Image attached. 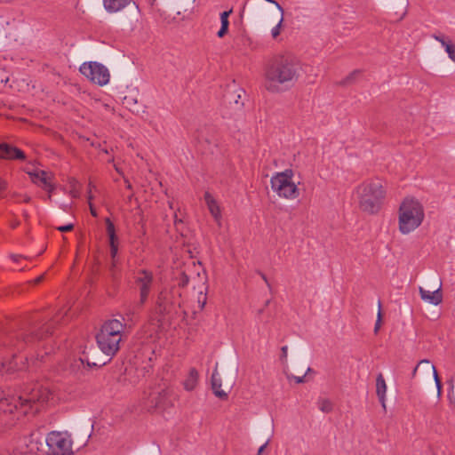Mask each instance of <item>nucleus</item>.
<instances>
[{"label":"nucleus","mask_w":455,"mask_h":455,"mask_svg":"<svg viewBox=\"0 0 455 455\" xmlns=\"http://www.w3.org/2000/svg\"><path fill=\"white\" fill-rule=\"evenodd\" d=\"M296 59L289 52L274 55L267 63L264 75V88L272 93L287 90L298 78Z\"/></svg>","instance_id":"obj_1"},{"label":"nucleus","mask_w":455,"mask_h":455,"mask_svg":"<svg viewBox=\"0 0 455 455\" xmlns=\"http://www.w3.org/2000/svg\"><path fill=\"white\" fill-rule=\"evenodd\" d=\"M386 196L387 191L381 180H366L353 189L352 200L362 212L375 215L381 211Z\"/></svg>","instance_id":"obj_2"},{"label":"nucleus","mask_w":455,"mask_h":455,"mask_svg":"<svg viewBox=\"0 0 455 455\" xmlns=\"http://www.w3.org/2000/svg\"><path fill=\"white\" fill-rule=\"evenodd\" d=\"M425 209L422 202L412 196H405L397 209V228L402 235L417 230L424 222Z\"/></svg>","instance_id":"obj_3"},{"label":"nucleus","mask_w":455,"mask_h":455,"mask_svg":"<svg viewBox=\"0 0 455 455\" xmlns=\"http://www.w3.org/2000/svg\"><path fill=\"white\" fill-rule=\"evenodd\" d=\"M272 192L279 199L293 201L301 194V179L293 168L274 172L269 180Z\"/></svg>","instance_id":"obj_4"},{"label":"nucleus","mask_w":455,"mask_h":455,"mask_svg":"<svg viewBox=\"0 0 455 455\" xmlns=\"http://www.w3.org/2000/svg\"><path fill=\"white\" fill-rule=\"evenodd\" d=\"M125 324L118 319L107 320L96 336L99 348L107 355L113 356L120 348Z\"/></svg>","instance_id":"obj_5"},{"label":"nucleus","mask_w":455,"mask_h":455,"mask_svg":"<svg viewBox=\"0 0 455 455\" xmlns=\"http://www.w3.org/2000/svg\"><path fill=\"white\" fill-rule=\"evenodd\" d=\"M80 73L89 81L100 86L109 83L110 73L107 67L96 61L84 62L79 68Z\"/></svg>","instance_id":"obj_6"},{"label":"nucleus","mask_w":455,"mask_h":455,"mask_svg":"<svg viewBox=\"0 0 455 455\" xmlns=\"http://www.w3.org/2000/svg\"><path fill=\"white\" fill-rule=\"evenodd\" d=\"M72 439L67 432L52 431L46 436V444L51 455H70Z\"/></svg>","instance_id":"obj_7"},{"label":"nucleus","mask_w":455,"mask_h":455,"mask_svg":"<svg viewBox=\"0 0 455 455\" xmlns=\"http://www.w3.org/2000/svg\"><path fill=\"white\" fill-rule=\"evenodd\" d=\"M35 403V397L24 398L17 395H4L0 392V413H13L20 411L21 413H27Z\"/></svg>","instance_id":"obj_8"},{"label":"nucleus","mask_w":455,"mask_h":455,"mask_svg":"<svg viewBox=\"0 0 455 455\" xmlns=\"http://www.w3.org/2000/svg\"><path fill=\"white\" fill-rule=\"evenodd\" d=\"M25 172L31 181L48 193H52L55 188L54 176L52 172L41 169L36 164H28L24 167Z\"/></svg>","instance_id":"obj_9"},{"label":"nucleus","mask_w":455,"mask_h":455,"mask_svg":"<svg viewBox=\"0 0 455 455\" xmlns=\"http://www.w3.org/2000/svg\"><path fill=\"white\" fill-rule=\"evenodd\" d=\"M419 370H422L424 372V375L427 378H429L430 376H432L434 378L436 387H437V391H438V393H440L441 389H442V384H441V380H440V378L438 376V373H437V371H436L435 365L433 363H431V362L429 360H427V359L421 360L418 363V365L415 367V369L413 370L412 377L416 376Z\"/></svg>","instance_id":"obj_10"},{"label":"nucleus","mask_w":455,"mask_h":455,"mask_svg":"<svg viewBox=\"0 0 455 455\" xmlns=\"http://www.w3.org/2000/svg\"><path fill=\"white\" fill-rule=\"evenodd\" d=\"M136 281L140 285V301L141 303H144L149 293L150 285L152 283V275L146 270H141L138 273Z\"/></svg>","instance_id":"obj_11"},{"label":"nucleus","mask_w":455,"mask_h":455,"mask_svg":"<svg viewBox=\"0 0 455 455\" xmlns=\"http://www.w3.org/2000/svg\"><path fill=\"white\" fill-rule=\"evenodd\" d=\"M204 200L212 217L218 224H220L222 219L221 208L216 197L207 191L204 195Z\"/></svg>","instance_id":"obj_12"},{"label":"nucleus","mask_w":455,"mask_h":455,"mask_svg":"<svg viewBox=\"0 0 455 455\" xmlns=\"http://www.w3.org/2000/svg\"><path fill=\"white\" fill-rule=\"evenodd\" d=\"M421 299L428 304L438 306L443 301V292L441 286L435 291H428L422 287L419 288Z\"/></svg>","instance_id":"obj_13"},{"label":"nucleus","mask_w":455,"mask_h":455,"mask_svg":"<svg viewBox=\"0 0 455 455\" xmlns=\"http://www.w3.org/2000/svg\"><path fill=\"white\" fill-rule=\"evenodd\" d=\"M107 225V233L108 235L109 246H110V254L113 259V266L116 265V256L118 251V238L116 235V229L114 224L110 221L109 219L106 220Z\"/></svg>","instance_id":"obj_14"},{"label":"nucleus","mask_w":455,"mask_h":455,"mask_svg":"<svg viewBox=\"0 0 455 455\" xmlns=\"http://www.w3.org/2000/svg\"><path fill=\"white\" fill-rule=\"evenodd\" d=\"M0 158L4 160L23 159L24 153L7 143L0 144Z\"/></svg>","instance_id":"obj_15"},{"label":"nucleus","mask_w":455,"mask_h":455,"mask_svg":"<svg viewBox=\"0 0 455 455\" xmlns=\"http://www.w3.org/2000/svg\"><path fill=\"white\" fill-rule=\"evenodd\" d=\"M274 7L271 11L273 16L275 17V20L276 21V25L272 28L271 30V36L274 39H275L281 33V26L283 20V12L281 6L273 2Z\"/></svg>","instance_id":"obj_16"},{"label":"nucleus","mask_w":455,"mask_h":455,"mask_svg":"<svg viewBox=\"0 0 455 455\" xmlns=\"http://www.w3.org/2000/svg\"><path fill=\"white\" fill-rule=\"evenodd\" d=\"M199 380V373L195 368H191L182 381L186 391H193L196 388Z\"/></svg>","instance_id":"obj_17"},{"label":"nucleus","mask_w":455,"mask_h":455,"mask_svg":"<svg viewBox=\"0 0 455 455\" xmlns=\"http://www.w3.org/2000/svg\"><path fill=\"white\" fill-rule=\"evenodd\" d=\"M387 390V386L384 379V376L381 373H379L376 377V395L383 407H385L386 405Z\"/></svg>","instance_id":"obj_18"},{"label":"nucleus","mask_w":455,"mask_h":455,"mask_svg":"<svg viewBox=\"0 0 455 455\" xmlns=\"http://www.w3.org/2000/svg\"><path fill=\"white\" fill-rule=\"evenodd\" d=\"M222 380L220 373L215 371L212 375V390L216 396L226 399L228 397V393L221 388Z\"/></svg>","instance_id":"obj_19"},{"label":"nucleus","mask_w":455,"mask_h":455,"mask_svg":"<svg viewBox=\"0 0 455 455\" xmlns=\"http://www.w3.org/2000/svg\"><path fill=\"white\" fill-rule=\"evenodd\" d=\"M132 0H103L104 7L108 12H116L124 8Z\"/></svg>","instance_id":"obj_20"},{"label":"nucleus","mask_w":455,"mask_h":455,"mask_svg":"<svg viewBox=\"0 0 455 455\" xmlns=\"http://www.w3.org/2000/svg\"><path fill=\"white\" fill-rule=\"evenodd\" d=\"M434 37L444 48L449 58L453 62H455V45L453 44V43L451 40H447L443 36H435Z\"/></svg>","instance_id":"obj_21"},{"label":"nucleus","mask_w":455,"mask_h":455,"mask_svg":"<svg viewBox=\"0 0 455 455\" xmlns=\"http://www.w3.org/2000/svg\"><path fill=\"white\" fill-rule=\"evenodd\" d=\"M231 12H232V10L226 11V12H223L222 13H220L221 28L218 31V34H217L218 36L220 38L223 37L228 33V26H229L228 17L231 14Z\"/></svg>","instance_id":"obj_22"},{"label":"nucleus","mask_w":455,"mask_h":455,"mask_svg":"<svg viewBox=\"0 0 455 455\" xmlns=\"http://www.w3.org/2000/svg\"><path fill=\"white\" fill-rule=\"evenodd\" d=\"M17 359L18 358H14V362L12 361V362H9L8 363L0 362V371H6V372H11L15 370H18L19 367H18Z\"/></svg>","instance_id":"obj_23"},{"label":"nucleus","mask_w":455,"mask_h":455,"mask_svg":"<svg viewBox=\"0 0 455 455\" xmlns=\"http://www.w3.org/2000/svg\"><path fill=\"white\" fill-rule=\"evenodd\" d=\"M70 185H71V190H70V194L73 197H77L80 194V184L75 180H72L70 181Z\"/></svg>","instance_id":"obj_24"},{"label":"nucleus","mask_w":455,"mask_h":455,"mask_svg":"<svg viewBox=\"0 0 455 455\" xmlns=\"http://www.w3.org/2000/svg\"><path fill=\"white\" fill-rule=\"evenodd\" d=\"M381 323H382V315H381V310L379 308V312H378V315H377V321H376L375 327H374L375 332L379 331V330L381 326Z\"/></svg>","instance_id":"obj_25"},{"label":"nucleus","mask_w":455,"mask_h":455,"mask_svg":"<svg viewBox=\"0 0 455 455\" xmlns=\"http://www.w3.org/2000/svg\"><path fill=\"white\" fill-rule=\"evenodd\" d=\"M74 226L72 224H68L65 226L58 227L57 229L60 232H68L73 229Z\"/></svg>","instance_id":"obj_26"},{"label":"nucleus","mask_w":455,"mask_h":455,"mask_svg":"<svg viewBox=\"0 0 455 455\" xmlns=\"http://www.w3.org/2000/svg\"><path fill=\"white\" fill-rule=\"evenodd\" d=\"M67 315V312L63 313V312H60L58 314H56V315L54 316V321L55 322H64V317Z\"/></svg>","instance_id":"obj_27"},{"label":"nucleus","mask_w":455,"mask_h":455,"mask_svg":"<svg viewBox=\"0 0 455 455\" xmlns=\"http://www.w3.org/2000/svg\"><path fill=\"white\" fill-rule=\"evenodd\" d=\"M267 447V442L262 444L258 450V455H261Z\"/></svg>","instance_id":"obj_28"},{"label":"nucleus","mask_w":455,"mask_h":455,"mask_svg":"<svg viewBox=\"0 0 455 455\" xmlns=\"http://www.w3.org/2000/svg\"><path fill=\"white\" fill-rule=\"evenodd\" d=\"M292 379L296 383H302L304 381V377L294 376Z\"/></svg>","instance_id":"obj_29"},{"label":"nucleus","mask_w":455,"mask_h":455,"mask_svg":"<svg viewBox=\"0 0 455 455\" xmlns=\"http://www.w3.org/2000/svg\"><path fill=\"white\" fill-rule=\"evenodd\" d=\"M91 200H92V196H89V201L91 202ZM90 209H91V213H92L93 216H96V215H97V213H96V212H95V210H94V208L92 207V204H91V203H90Z\"/></svg>","instance_id":"obj_30"},{"label":"nucleus","mask_w":455,"mask_h":455,"mask_svg":"<svg viewBox=\"0 0 455 455\" xmlns=\"http://www.w3.org/2000/svg\"><path fill=\"white\" fill-rule=\"evenodd\" d=\"M20 259H21V256L20 255H12V259L14 261V262H18L20 260Z\"/></svg>","instance_id":"obj_31"}]
</instances>
